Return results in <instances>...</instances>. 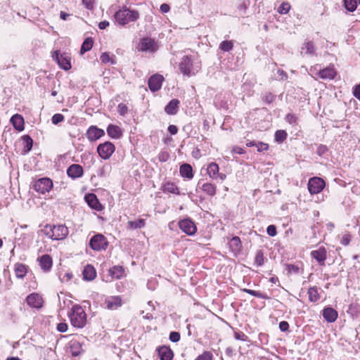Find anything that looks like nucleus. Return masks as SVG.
Returning <instances> with one entry per match:
<instances>
[{
    "instance_id": "obj_1",
    "label": "nucleus",
    "mask_w": 360,
    "mask_h": 360,
    "mask_svg": "<svg viewBox=\"0 0 360 360\" xmlns=\"http://www.w3.org/2000/svg\"><path fill=\"white\" fill-rule=\"evenodd\" d=\"M139 18V12L135 10H131L127 6H123L115 13V19L121 26H124L129 22H134Z\"/></svg>"
},
{
    "instance_id": "obj_2",
    "label": "nucleus",
    "mask_w": 360,
    "mask_h": 360,
    "mask_svg": "<svg viewBox=\"0 0 360 360\" xmlns=\"http://www.w3.org/2000/svg\"><path fill=\"white\" fill-rule=\"evenodd\" d=\"M71 324L78 328H82L86 323V314L79 304H74L69 315Z\"/></svg>"
},
{
    "instance_id": "obj_3",
    "label": "nucleus",
    "mask_w": 360,
    "mask_h": 360,
    "mask_svg": "<svg viewBox=\"0 0 360 360\" xmlns=\"http://www.w3.org/2000/svg\"><path fill=\"white\" fill-rule=\"evenodd\" d=\"M89 246L94 251L105 250L108 246V241L103 234L96 233L91 238Z\"/></svg>"
},
{
    "instance_id": "obj_4",
    "label": "nucleus",
    "mask_w": 360,
    "mask_h": 360,
    "mask_svg": "<svg viewBox=\"0 0 360 360\" xmlns=\"http://www.w3.org/2000/svg\"><path fill=\"white\" fill-rule=\"evenodd\" d=\"M159 49L158 42L150 37H143L140 39L138 49L142 52L154 53Z\"/></svg>"
},
{
    "instance_id": "obj_5",
    "label": "nucleus",
    "mask_w": 360,
    "mask_h": 360,
    "mask_svg": "<svg viewBox=\"0 0 360 360\" xmlns=\"http://www.w3.org/2000/svg\"><path fill=\"white\" fill-rule=\"evenodd\" d=\"M53 188V181L48 177L40 178L33 182L32 188L39 193L45 194Z\"/></svg>"
},
{
    "instance_id": "obj_6",
    "label": "nucleus",
    "mask_w": 360,
    "mask_h": 360,
    "mask_svg": "<svg viewBox=\"0 0 360 360\" xmlns=\"http://www.w3.org/2000/svg\"><path fill=\"white\" fill-rule=\"evenodd\" d=\"M53 59L56 61L60 68L64 70H69L72 66L70 63V56L68 53H60V51H55L52 55Z\"/></svg>"
},
{
    "instance_id": "obj_7",
    "label": "nucleus",
    "mask_w": 360,
    "mask_h": 360,
    "mask_svg": "<svg viewBox=\"0 0 360 360\" xmlns=\"http://www.w3.org/2000/svg\"><path fill=\"white\" fill-rule=\"evenodd\" d=\"M115 150V145L110 141H105L97 146V153L103 160H108Z\"/></svg>"
},
{
    "instance_id": "obj_8",
    "label": "nucleus",
    "mask_w": 360,
    "mask_h": 360,
    "mask_svg": "<svg viewBox=\"0 0 360 360\" xmlns=\"http://www.w3.org/2000/svg\"><path fill=\"white\" fill-rule=\"evenodd\" d=\"M326 186L325 181L320 177H312L309 180L307 187L311 194H318Z\"/></svg>"
},
{
    "instance_id": "obj_9",
    "label": "nucleus",
    "mask_w": 360,
    "mask_h": 360,
    "mask_svg": "<svg viewBox=\"0 0 360 360\" xmlns=\"http://www.w3.org/2000/svg\"><path fill=\"white\" fill-rule=\"evenodd\" d=\"M179 226L180 229L189 236L194 235L197 231V227L191 219H184L179 221Z\"/></svg>"
},
{
    "instance_id": "obj_10",
    "label": "nucleus",
    "mask_w": 360,
    "mask_h": 360,
    "mask_svg": "<svg viewBox=\"0 0 360 360\" xmlns=\"http://www.w3.org/2000/svg\"><path fill=\"white\" fill-rule=\"evenodd\" d=\"M179 70L184 75L190 77L193 67V60L190 56H184L179 63Z\"/></svg>"
},
{
    "instance_id": "obj_11",
    "label": "nucleus",
    "mask_w": 360,
    "mask_h": 360,
    "mask_svg": "<svg viewBox=\"0 0 360 360\" xmlns=\"http://www.w3.org/2000/svg\"><path fill=\"white\" fill-rule=\"evenodd\" d=\"M105 135L103 129L98 128L97 126H90L86 132V138L91 141H96Z\"/></svg>"
},
{
    "instance_id": "obj_12",
    "label": "nucleus",
    "mask_w": 360,
    "mask_h": 360,
    "mask_svg": "<svg viewBox=\"0 0 360 360\" xmlns=\"http://www.w3.org/2000/svg\"><path fill=\"white\" fill-rule=\"evenodd\" d=\"M26 302L27 305L32 308L41 309L43 306L42 297L36 292L30 294L26 297Z\"/></svg>"
},
{
    "instance_id": "obj_13",
    "label": "nucleus",
    "mask_w": 360,
    "mask_h": 360,
    "mask_svg": "<svg viewBox=\"0 0 360 360\" xmlns=\"http://www.w3.org/2000/svg\"><path fill=\"white\" fill-rule=\"evenodd\" d=\"M164 80V77L162 75L159 74H155L152 75L148 82V85L150 90L152 92H155L160 89L162 86V82Z\"/></svg>"
},
{
    "instance_id": "obj_14",
    "label": "nucleus",
    "mask_w": 360,
    "mask_h": 360,
    "mask_svg": "<svg viewBox=\"0 0 360 360\" xmlns=\"http://www.w3.org/2000/svg\"><path fill=\"white\" fill-rule=\"evenodd\" d=\"M85 201L88 204V205L96 210L101 211L103 209V205L99 202L97 196L94 193H87L84 196Z\"/></svg>"
},
{
    "instance_id": "obj_15",
    "label": "nucleus",
    "mask_w": 360,
    "mask_h": 360,
    "mask_svg": "<svg viewBox=\"0 0 360 360\" xmlns=\"http://www.w3.org/2000/svg\"><path fill=\"white\" fill-rule=\"evenodd\" d=\"M322 316L326 321L331 323H334L337 320L338 313L337 310L331 307H325L322 310Z\"/></svg>"
},
{
    "instance_id": "obj_16",
    "label": "nucleus",
    "mask_w": 360,
    "mask_h": 360,
    "mask_svg": "<svg viewBox=\"0 0 360 360\" xmlns=\"http://www.w3.org/2000/svg\"><path fill=\"white\" fill-rule=\"evenodd\" d=\"M84 174L83 167L78 164H72L67 169V174L72 179L82 176Z\"/></svg>"
},
{
    "instance_id": "obj_17",
    "label": "nucleus",
    "mask_w": 360,
    "mask_h": 360,
    "mask_svg": "<svg viewBox=\"0 0 360 360\" xmlns=\"http://www.w3.org/2000/svg\"><path fill=\"white\" fill-rule=\"evenodd\" d=\"M53 240H63L67 237L69 231L67 226L63 224L54 225L53 227Z\"/></svg>"
},
{
    "instance_id": "obj_18",
    "label": "nucleus",
    "mask_w": 360,
    "mask_h": 360,
    "mask_svg": "<svg viewBox=\"0 0 360 360\" xmlns=\"http://www.w3.org/2000/svg\"><path fill=\"white\" fill-rule=\"evenodd\" d=\"M300 54L302 56H316V48L311 41H305L301 46Z\"/></svg>"
},
{
    "instance_id": "obj_19",
    "label": "nucleus",
    "mask_w": 360,
    "mask_h": 360,
    "mask_svg": "<svg viewBox=\"0 0 360 360\" xmlns=\"http://www.w3.org/2000/svg\"><path fill=\"white\" fill-rule=\"evenodd\" d=\"M311 256L318 262L320 265H324L327 257V252L325 248L321 247L317 250H312L311 252Z\"/></svg>"
},
{
    "instance_id": "obj_20",
    "label": "nucleus",
    "mask_w": 360,
    "mask_h": 360,
    "mask_svg": "<svg viewBox=\"0 0 360 360\" xmlns=\"http://www.w3.org/2000/svg\"><path fill=\"white\" fill-rule=\"evenodd\" d=\"M39 266L44 272H48L51 270L53 265V260L49 255L45 254L38 258Z\"/></svg>"
},
{
    "instance_id": "obj_21",
    "label": "nucleus",
    "mask_w": 360,
    "mask_h": 360,
    "mask_svg": "<svg viewBox=\"0 0 360 360\" xmlns=\"http://www.w3.org/2000/svg\"><path fill=\"white\" fill-rule=\"evenodd\" d=\"M157 352L160 360H172L174 352L169 347L160 346L158 347Z\"/></svg>"
},
{
    "instance_id": "obj_22",
    "label": "nucleus",
    "mask_w": 360,
    "mask_h": 360,
    "mask_svg": "<svg viewBox=\"0 0 360 360\" xmlns=\"http://www.w3.org/2000/svg\"><path fill=\"white\" fill-rule=\"evenodd\" d=\"M106 308L110 310L117 309L122 305V299L120 296H111L105 300Z\"/></svg>"
},
{
    "instance_id": "obj_23",
    "label": "nucleus",
    "mask_w": 360,
    "mask_h": 360,
    "mask_svg": "<svg viewBox=\"0 0 360 360\" xmlns=\"http://www.w3.org/2000/svg\"><path fill=\"white\" fill-rule=\"evenodd\" d=\"M13 127L18 131H22L25 129V120L23 117L20 114H15L10 120Z\"/></svg>"
},
{
    "instance_id": "obj_24",
    "label": "nucleus",
    "mask_w": 360,
    "mask_h": 360,
    "mask_svg": "<svg viewBox=\"0 0 360 360\" xmlns=\"http://www.w3.org/2000/svg\"><path fill=\"white\" fill-rule=\"evenodd\" d=\"M318 75L323 79H334L336 76V72L333 68V65L328 66L323 70H321L318 72Z\"/></svg>"
},
{
    "instance_id": "obj_25",
    "label": "nucleus",
    "mask_w": 360,
    "mask_h": 360,
    "mask_svg": "<svg viewBox=\"0 0 360 360\" xmlns=\"http://www.w3.org/2000/svg\"><path fill=\"white\" fill-rule=\"evenodd\" d=\"M198 187L208 195L214 196L216 194L217 187L213 184L202 183V180H200L198 183Z\"/></svg>"
},
{
    "instance_id": "obj_26",
    "label": "nucleus",
    "mask_w": 360,
    "mask_h": 360,
    "mask_svg": "<svg viewBox=\"0 0 360 360\" xmlns=\"http://www.w3.org/2000/svg\"><path fill=\"white\" fill-rule=\"evenodd\" d=\"M106 131L108 135L113 139H120L123 134L121 128L118 127L117 125H115L112 124H110L108 126L106 129Z\"/></svg>"
},
{
    "instance_id": "obj_27",
    "label": "nucleus",
    "mask_w": 360,
    "mask_h": 360,
    "mask_svg": "<svg viewBox=\"0 0 360 360\" xmlns=\"http://www.w3.org/2000/svg\"><path fill=\"white\" fill-rule=\"evenodd\" d=\"M179 173L181 176L188 179H192L194 176L193 167L188 163H184L180 166Z\"/></svg>"
},
{
    "instance_id": "obj_28",
    "label": "nucleus",
    "mask_w": 360,
    "mask_h": 360,
    "mask_svg": "<svg viewBox=\"0 0 360 360\" xmlns=\"http://www.w3.org/2000/svg\"><path fill=\"white\" fill-rule=\"evenodd\" d=\"M179 101L176 98L172 99L165 106V111L167 115H174L177 113Z\"/></svg>"
},
{
    "instance_id": "obj_29",
    "label": "nucleus",
    "mask_w": 360,
    "mask_h": 360,
    "mask_svg": "<svg viewBox=\"0 0 360 360\" xmlns=\"http://www.w3.org/2000/svg\"><path fill=\"white\" fill-rule=\"evenodd\" d=\"M229 248L234 254L239 253L242 248V243L238 236H233L229 242Z\"/></svg>"
},
{
    "instance_id": "obj_30",
    "label": "nucleus",
    "mask_w": 360,
    "mask_h": 360,
    "mask_svg": "<svg viewBox=\"0 0 360 360\" xmlns=\"http://www.w3.org/2000/svg\"><path fill=\"white\" fill-rule=\"evenodd\" d=\"M83 278L85 281H93L96 276V271L92 265H86L82 272Z\"/></svg>"
},
{
    "instance_id": "obj_31",
    "label": "nucleus",
    "mask_w": 360,
    "mask_h": 360,
    "mask_svg": "<svg viewBox=\"0 0 360 360\" xmlns=\"http://www.w3.org/2000/svg\"><path fill=\"white\" fill-rule=\"evenodd\" d=\"M69 345L70 352L73 356H78L84 352L82 344L79 341L71 340Z\"/></svg>"
},
{
    "instance_id": "obj_32",
    "label": "nucleus",
    "mask_w": 360,
    "mask_h": 360,
    "mask_svg": "<svg viewBox=\"0 0 360 360\" xmlns=\"http://www.w3.org/2000/svg\"><path fill=\"white\" fill-rule=\"evenodd\" d=\"M162 190L164 193L180 195L179 188L173 182L167 181L162 186Z\"/></svg>"
},
{
    "instance_id": "obj_33",
    "label": "nucleus",
    "mask_w": 360,
    "mask_h": 360,
    "mask_svg": "<svg viewBox=\"0 0 360 360\" xmlns=\"http://www.w3.org/2000/svg\"><path fill=\"white\" fill-rule=\"evenodd\" d=\"M27 269L26 265L20 263H17L15 264V273L17 278H24L27 274Z\"/></svg>"
},
{
    "instance_id": "obj_34",
    "label": "nucleus",
    "mask_w": 360,
    "mask_h": 360,
    "mask_svg": "<svg viewBox=\"0 0 360 360\" xmlns=\"http://www.w3.org/2000/svg\"><path fill=\"white\" fill-rule=\"evenodd\" d=\"M359 4L360 0H343L344 7L349 12H354Z\"/></svg>"
},
{
    "instance_id": "obj_35",
    "label": "nucleus",
    "mask_w": 360,
    "mask_h": 360,
    "mask_svg": "<svg viewBox=\"0 0 360 360\" xmlns=\"http://www.w3.org/2000/svg\"><path fill=\"white\" fill-rule=\"evenodd\" d=\"M124 270L122 266H114L109 269V274L112 278H120L124 274Z\"/></svg>"
},
{
    "instance_id": "obj_36",
    "label": "nucleus",
    "mask_w": 360,
    "mask_h": 360,
    "mask_svg": "<svg viewBox=\"0 0 360 360\" xmlns=\"http://www.w3.org/2000/svg\"><path fill=\"white\" fill-rule=\"evenodd\" d=\"M309 300L311 302H316L320 299V295L316 286L310 287L308 289Z\"/></svg>"
},
{
    "instance_id": "obj_37",
    "label": "nucleus",
    "mask_w": 360,
    "mask_h": 360,
    "mask_svg": "<svg viewBox=\"0 0 360 360\" xmlns=\"http://www.w3.org/2000/svg\"><path fill=\"white\" fill-rule=\"evenodd\" d=\"M93 45H94L93 39L91 37L86 38L84 40L82 46H81V49H80L81 54H84V53L90 51L92 49Z\"/></svg>"
},
{
    "instance_id": "obj_38",
    "label": "nucleus",
    "mask_w": 360,
    "mask_h": 360,
    "mask_svg": "<svg viewBox=\"0 0 360 360\" xmlns=\"http://www.w3.org/2000/svg\"><path fill=\"white\" fill-rule=\"evenodd\" d=\"M22 141L25 142V146L23 148V153H28L32 148L33 146V140L29 135H24L22 136Z\"/></svg>"
},
{
    "instance_id": "obj_39",
    "label": "nucleus",
    "mask_w": 360,
    "mask_h": 360,
    "mask_svg": "<svg viewBox=\"0 0 360 360\" xmlns=\"http://www.w3.org/2000/svg\"><path fill=\"white\" fill-rule=\"evenodd\" d=\"M145 224V220L143 219H139L136 221H129L127 223V228L134 230L144 227Z\"/></svg>"
},
{
    "instance_id": "obj_40",
    "label": "nucleus",
    "mask_w": 360,
    "mask_h": 360,
    "mask_svg": "<svg viewBox=\"0 0 360 360\" xmlns=\"http://www.w3.org/2000/svg\"><path fill=\"white\" fill-rule=\"evenodd\" d=\"M219 173V166L215 162H211L207 167V174L212 179H216Z\"/></svg>"
},
{
    "instance_id": "obj_41",
    "label": "nucleus",
    "mask_w": 360,
    "mask_h": 360,
    "mask_svg": "<svg viewBox=\"0 0 360 360\" xmlns=\"http://www.w3.org/2000/svg\"><path fill=\"white\" fill-rule=\"evenodd\" d=\"M243 291L249 295H251L254 297H258V298L264 299V300L270 299V297L266 293H262V292H260L259 291H256V290H250V289H248V288L243 289Z\"/></svg>"
},
{
    "instance_id": "obj_42",
    "label": "nucleus",
    "mask_w": 360,
    "mask_h": 360,
    "mask_svg": "<svg viewBox=\"0 0 360 360\" xmlns=\"http://www.w3.org/2000/svg\"><path fill=\"white\" fill-rule=\"evenodd\" d=\"M288 136V134L285 130H277L274 134L275 141L278 143L283 142Z\"/></svg>"
},
{
    "instance_id": "obj_43",
    "label": "nucleus",
    "mask_w": 360,
    "mask_h": 360,
    "mask_svg": "<svg viewBox=\"0 0 360 360\" xmlns=\"http://www.w3.org/2000/svg\"><path fill=\"white\" fill-rule=\"evenodd\" d=\"M53 227L54 225L46 224L44 229H41V232L48 238L53 240Z\"/></svg>"
},
{
    "instance_id": "obj_44",
    "label": "nucleus",
    "mask_w": 360,
    "mask_h": 360,
    "mask_svg": "<svg viewBox=\"0 0 360 360\" xmlns=\"http://www.w3.org/2000/svg\"><path fill=\"white\" fill-rule=\"evenodd\" d=\"M233 44L232 41L224 40L219 44V49L224 52L230 51L233 49Z\"/></svg>"
},
{
    "instance_id": "obj_45",
    "label": "nucleus",
    "mask_w": 360,
    "mask_h": 360,
    "mask_svg": "<svg viewBox=\"0 0 360 360\" xmlns=\"http://www.w3.org/2000/svg\"><path fill=\"white\" fill-rule=\"evenodd\" d=\"M264 257L262 250H259L257 252L255 258V264L257 266H261L264 264Z\"/></svg>"
},
{
    "instance_id": "obj_46",
    "label": "nucleus",
    "mask_w": 360,
    "mask_h": 360,
    "mask_svg": "<svg viewBox=\"0 0 360 360\" xmlns=\"http://www.w3.org/2000/svg\"><path fill=\"white\" fill-rule=\"evenodd\" d=\"M100 60L103 63H110V64H115V60L110 56L109 53L104 52L100 56Z\"/></svg>"
},
{
    "instance_id": "obj_47",
    "label": "nucleus",
    "mask_w": 360,
    "mask_h": 360,
    "mask_svg": "<svg viewBox=\"0 0 360 360\" xmlns=\"http://www.w3.org/2000/svg\"><path fill=\"white\" fill-rule=\"evenodd\" d=\"M276 96L270 92H265L262 96V99L267 104L271 103L275 100Z\"/></svg>"
},
{
    "instance_id": "obj_48",
    "label": "nucleus",
    "mask_w": 360,
    "mask_h": 360,
    "mask_svg": "<svg viewBox=\"0 0 360 360\" xmlns=\"http://www.w3.org/2000/svg\"><path fill=\"white\" fill-rule=\"evenodd\" d=\"M213 354L211 352L205 351L202 354L196 357L195 360H212Z\"/></svg>"
},
{
    "instance_id": "obj_49",
    "label": "nucleus",
    "mask_w": 360,
    "mask_h": 360,
    "mask_svg": "<svg viewBox=\"0 0 360 360\" xmlns=\"http://www.w3.org/2000/svg\"><path fill=\"white\" fill-rule=\"evenodd\" d=\"M290 9V5L288 2H283L281 4V6L278 8V12L280 14H286L289 12Z\"/></svg>"
},
{
    "instance_id": "obj_50",
    "label": "nucleus",
    "mask_w": 360,
    "mask_h": 360,
    "mask_svg": "<svg viewBox=\"0 0 360 360\" xmlns=\"http://www.w3.org/2000/svg\"><path fill=\"white\" fill-rule=\"evenodd\" d=\"M316 146H317V148H316V153L319 156H323L328 151V148L326 145L318 144Z\"/></svg>"
},
{
    "instance_id": "obj_51",
    "label": "nucleus",
    "mask_w": 360,
    "mask_h": 360,
    "mask_svg": "<svg viewBox=\"0 0 360 360\" xmlns=\"http://www.w3.org/2000/svg\"><path fill=\"white\" fill-rule=\"evenodd\" d=\"M64 116L60 113L54 114L51 117V122L53 124H58L64 120Z\"/></svg>"
},
{
    "instance_id": "obj_52",
    "label": "nucleus",
    "mask_w": 360,
    "mask_h": 360,
    "mask_svg": "<svg viewBox=\"0 0 360 360\" xmlns=\"http://www.w3.org/2000/svg\"><path fill=\"white\" fill-rule=\"evenodd\" d=\"M117 111L121 116H124L128 112V107L125 104L121 103L117 106Z\"/></svg>"
},
{
    "instance_id": "obj_53",
    "label": "nucleus",
    "mask_w": 360,
    "mask_h": 360,
    "mask_svg": "<svg viewBox=\"0 0 360 360\" xmlns=\"http://www.w3.org/2000/svg\"><path fill=\"white\" fill-rule=\"evenodd\" d=\"M169 158V153L167 151H161L158 155V160L161 162H167Z\"/></svg>"
},
{
    "instance_id": "obj_54",
    "label": "nucleus",
    "mask_w": 360,
    "mask_h": 360,
    "mask_svg": "<svg viewBox=\"0 0 360 360\" xmlns=\"http://www.w3.org/2000/svg\"><path fill=\"white\" fill-rule=\"evenodd\" d=\"M181 338L180 333L176 331H172L169 333V339L172 342H177Z\"/></svg>"
},
{
    "instance_id": "obj_55",
    "label": "nucleus",
    "mask_w": 360,
    "mask_h": 360,
    "mask_svg": "<svg viewBox=\"0 0 360 360\" xmlns=\"http://www.w3.org/2000/svg\"><path fill=\"white\" fill-rule=\"evenodd\" d=\"M266 233L269 236L274 237L277 234L276 226L274 224L268 226Z\"/></svg>"
},
{
    "instance_id": "obj_56",
    "label": "nucleus",
    "mask_w": 360,
    "mask_h": 360,
    "mask_svg": "<svg viewBox=\"0 0 360 360\" xmlns=\"http://www.w3.org/2000/svg\"><path fill=\"white\" fill-rule=\"evenodd\" d=\"M72 274L70 272H66L63 274L59 275V278L62 282H68L70 281L72 278Z\"/></svg>"
},
{
    "instance_id": "obj_57",
    "label": "nucleus",
    "mask_w": 360,
    "mask_h": 360,
    "mask_svg": "<svg viewBox=\"0 0 360 360\" xmlns=\"http://www.w3.org/2000/svg\"><path fill=\"white\" fill-rule=\"evenodd\" d=\"M256 147L258 152L266 151L269 149V145L263 142H257Z\"/></svg>"
},
{
    "instance_id": "obj_58",
    "label": "nucleus",
    "mask_w": 360,
    "mask_h": 360,
    "mask_svg": "<svg viewBox=\"0 0 360 360\" xmlns=\"http://www.w3.org/2000/svg\"><path fill=\"white\" fill-rule=\"evenodd\" d=\"M351 241V236L349 233L344 234L341 240L340 243L342 245H348Z\"/></svg>"
},
{
    "instance_id": "obj_59",
    "label": "nucleus",
    "mask_w": 360,
    "mask_h": 360,
    "mask_svg": "<svg viewBox=\"0 0 360 360\" xmlns=\"http://www.w3.org/2000/svg\"><path fill=\"white\" fill-rule=\"evenodd\" d=\"M287 270L288 273L292 274H297L299 273V267L295 264H288L287 265Z\"/></svg>"
},
{
    "instance_id": "obj_60",
    "label": "nucleus",
    "mask_w": 360,
    "mask_h": 360,
    "mask_svg": "<svg viewBox=\"0 0 360 360\" xmlns=\"http://www.w3.org/2000/svg\"><path fill=\"white\" fill-rule=\"evenodd\" d=\"M353 95L356 98L360 101V84H356L354 86Z\"/></svg>"
},
{
    "instance_id": "obj_61",
    "label": "nucleus",
    "mask_w": 360,
    "mask_h": 360,
    "mask_svg": "<svg viewBox=\"0 0 360 360\" xmlns=\"http://www.w3.org/2000/svg\"><path fill=\"white\" fill-rule=\"evenodd\" d=\"M279 329L282 332H286L289 329V323L285 321H282L279 323Z\"/></svg>"
},
{
    "instance_id": "obj_62",
    "label": "nucleus",
    "mask_w": 360,
    "mask_h": 360,
    "mask_svg": "<svg viewBox=\"0 0 360 360\" xmlns=\"http://www.w3.org/2000/svg\"><path fill=\"white\" fill-rule=\"evenodd\" d=\"M82 4L86 8L91 10L94 8V0H82Z\"/></svg>"
},
{
    "instance_id": "obj_63",
    "label": "nucleus",
    "mask_w": 360,
    "mask_h": 360,
    "mask_svg": "<svg viewBox=\"0 0 360 360\" xmlns=\"http://www.w3.org/2000/svg\"><path fill=\"white\" fill-rule=\"evenodd\" d=\"M68 326L65 323H59L57 325V330L60 333H65L68 330Z\"/></svg>"
},
{
    "instance_id": "obj_64",
    "label": "nucleus",
    "mask_w": 360,
    "mask_h": 360,
    "mask_svg": "<svg viewBox=\"0 0 360 360\" xmlns=\"http://www.w3.org/2000/svg\"><path fill=\"white\" fill-rule=\"evenodd\" d=\"M234 337L236 340H240L243 341H246L248 339V336L242 332L235 333Z\"/></svg>"
}]
</instances>
